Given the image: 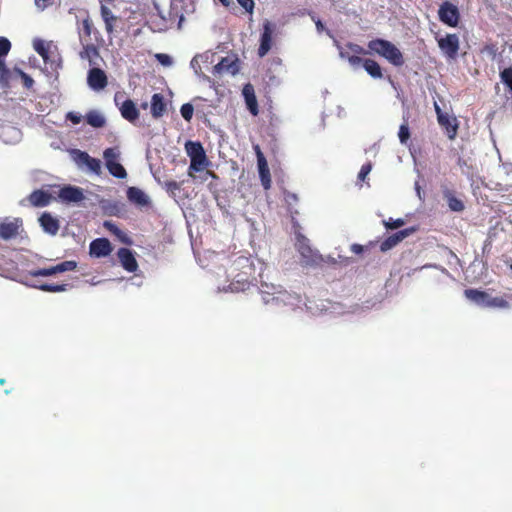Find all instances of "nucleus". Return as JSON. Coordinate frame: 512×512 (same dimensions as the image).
Returning <instances> with one entry per match:
<instances>
[{
	"label": "nucleus",
	"instance_id": "1",
	"mask_svg": "<svg viewBox=\"0 0 512 512\" xmlns=\"http://www.w3.org/2000/svg\"><path fill=\"white\" fill-rule=\"evenodd\" d=\"M259 293L261 294L263 303L274 308L290 307L292 310H295L301 308V305L303 304L312 314L317 312V310H315L311 305L303 302L300 295L289 293L281 286L273 283L262 282L259 288Z\"/></svg>",
	"mask_w": 512,
	"mask_h": 512
},
{
	"label": "nucleus",
	"instance_id": "2",
	"mask_svg": "<svg viewBox=\"0 0 512 512\" xmlns=\"http://www.w3.org/2000/svg\"><path fill=\"white\" fill-rule=\"evenodd\" d=\"M234 265L237 268L244 269L237 275L233 277V280L228 286L218 285V291L220 292H243L250 287V282L248 280L249 275L251 274V264L248 258L246 257H238Z\"/></svg>",
	"mask_w": 512,
	"mask_h": 512
},
{
	"label": "nucleus",
	"instance_id": "3",
	"mask_svg": "<svg viewBox=\"0 0 512 512\" xmlns=\"http://www.w3.org/2000/svg\"><path fill=\"white\" fill-rule=\"evenodd\" d=\"M368 48L378 55L385 58L394 66H402L404 58L401 51L390 41L384 39H374L369 41Z\"/></svg>",
	"mask_w": 512,
	"mask_h": 512
},
{
	"label": "nucleus",
	"instance_id": "4",
	"mask_svg": "<svg viewBox=\"0 0 512 512\" xmlns=\"http://www.w3.org/2000/svg\"><path fill=\"white\" fill-rule=\"evenodd\" d=\"M185 150L190 157L188 174L193 176V172H200L207 165L206 153L202 144L198 141H187L185 143Z\"/></svg>",
	"mask_w": 512,
	"mask_h": 512
},
{
	"label": "nucleus",
	"instance_id": "5",
	"mask_svg": "<svg viewBox=\"0 0 512 512\" xmlns=\"http://www.w3.org/2000/svg\"><path fill=\"white\" fill-rule=\"evenodd\" d=\"M296 248L301 255V263L304 266H314L318 263L320 256L314 251L310 244L309 239L306 238L301 232H295Z\"/></svg>",
	"mask_w": 512,
	"mask_h": 512
},
{
	"label": "nucleus",
	"instance_id": "6",
	"mask_svg": "<svg viewBox=\"0 0 512 512\" xmlns=\"http://www.w3.org/2000/svg\"><path fill=\"white\" fill-rule=\"evenodd\" d=\"M195 10V0H171L169 19L175 21L178 18V28L180 29L185 15H191Z\"/></svg>",
	"mask_w": 512,
	"mask_h": 512
},
{
	"label": "nucleus",
	"instance_id": "7",
	"mask_svg": "<svg viewBox=\"0 0 512 512\" xmlns=\"http://www.w3.org/2000/svg\"><path fill=\"white\" fill-rule=\"evenodd\" d=\"M437 43L442 54L450 60L456 59L460 47V40L457 34L449 33L437 38Z\"/></svg>",
	"mask_w": 512,
	"mask_h": 512
},
{
	"label": "nucleus",
	"instance_id": "8",
	"mask_svg": "<svg viewBox=\"0 0 512 512\" xmlns=\"http://www.w3.org/2000/svg\"><path fill=\"white\" fill-rule=\"evenodd\" d=\"M439 20L449 26L456 27L460 20V12L456 5L449 1H444L438 9Z\"/></svg>",
	"mask_w": 512,
	"mask_h": 512
},
{
	"label": "nucleus",
	"instance_id": "9",
	"mask_svg": "<svg viewBox=\"0 0 512 512\" xmlns=\"http://www.w3.org/2000/svg\"><path fill=\"white\" fill-rule=\"evenodd\" d=\"M22 224L20 218H5L0 220V238L3 240L15 238L19 234Z\"/></svg>",
	"mask_w": 512,
	"mask_h": 512
},
{
	"label": "nucleus",
	"instance_id": "10",
	"mask_svg": "<svg viewBox=\"0 0 512 512\" xmlns=\"http://www.w3.org/2000/svg\"><path fill=\"white\" fill-rule=\"evenodd\" d=\"M416 227H408L388 236L380 243V251L387 252L396 247L405 238L416 232Z\"/></svg>",
	"mask_w": 512,
	"mask_h": 512
},
{
	"label": "nucleus",
	"instance_id": "11",
	"mask_svg": "<svg viewBox=\"0 0 512 512\" xmlns=\"http://www.w3.org/2000/svg\"><path fill=\"white\" fill-rule=\"evenodd\" d=\"M59 199L63 203H79L85 199L83 189L78 186L65 185L58 193Z\"/></svg>",
	"mask_w": 512,
	"mask_h": 512
},
{
	"label": "nucleus",
	"instance_id": "12",
	"mask_svg": "<svg viewBox=\"0 0 512 512\" xmlns=\"http://www.w3.org/2000/svg\"><path fill=\"white\" fill-rule=\"evenodd\" d=\"M274 30L275 25L269 20H265L263 23V31L260 37V46L258 48L259 57H264L270 51Z\"/></svg>",
	"mask_w": 512,
	"mask_h": 512
},
{
	"label": "nucleus",
	"instance_id": "13",
	"mask_svg": "<svg viewBox=\"0 0 512 512\" xmlns=\"http://www.w3.org/2000/svg\"><path fill=\"white\" fill-rule=\"evenodd\" d=\"M88 86L94 91L103 90L107 86V76L100 68H91L87 74Z\"/></svg>",
	"mask_w": 512,
	"mask_h": 512
},
{
	"label": "nucleus",
	"instance_id": "14",
	"mask_svg": "<svg viewBox=\"0 0 512 512\" xmlns=\"http://www.w3.org/2000/svg\"><path fill=\"white\" fill-rule=\"evenodd\" d=\"M112 252V245L107 238H97L89 245V253L96 258L106 257Z\"/></svg>",
	"mask_w": 512,
	"mask_h": 512
},
{
	"label": "nucleus",
	"instance_id": "15",
	"mask_svg": "<svg viewBox=\"0 0 512 512\" xmlns=\"http://www.w3.org/2000/svg\"><path fill=\"white\" fill-rule=\"evenodd\" d=\"M239 72L238 59L223 57L213 68V73L222 75L224 73L236 75Z\"/></svg>",
	"mask_w": 512,
	"mask_h": 512
},
{
	"label": "nucleus",
	"instance_id": "16",
	"mask_svg": "<svg viewBox=\"0 0 512 512\" xmlns=\"http://www.w3.org/2000/svg\"><path fill=\"white\" fill-rule=\"evenodd\" d=\"M122 267L128 272H135L138 269V263L132 250L120 248L117 252Z\"/></svg>",
	"mask_w": 512,
	"mask_h": 512
},
{
	"label": "nucleus",
	"instance_id": "17",
	"mask_svg": "<svg viewBox=\"0 0 512 512\" xmlns=\"http://www.w3.org/2000/svg\"><path fill=\"white\" fill-rule=\"evenodd\" d=\"M242 95L244 97L245 104H246V107L249 110V112L253 116L258 115V113H259L258 102H257V98L255 95L254 87L250 83H247L244 85V87L242 89Z\"/></svg>",
	"mask_w": 512,
	"mask_h": 512
},
{
	"label": "nucleus",
	"instance_id": "18",
	"mask_svg": "<svg viewBox=\"0 0 512 512\" xmlns=\"http://www.w3.org/2000/svg\"><path fill=\"white\" fill-rule=\"evenodd\" d=\"M464 295L469 301L483 308L488 307L491 297V294L477 289H466Z\"/></svg>",
	"mask_w": 512,
	"mask_h": 512
},
{
	"label": "nucleus",
	"instance_id": "19",
	"mask_svg": "<svg viewBox=\"0 0 512 512\" xmlns=\"http://www.w3.org/2000/svg\"><path fill=\"white\" fill-rule=\"evenodd\" d=\"M39 223L45 233L52 236L58 233L59 221L57 218L53 217L51 213H42V215L39 217Z\"/></svg>",
	"mask_w": 512,
	"mask_h": 512
},
{
	"label": "nucleus",
	"instance_id": "20",
	"mask_svg": "<svg viewBox=\"0 0 512 512\" xmlns=\"http://www.w3.org/2000/svg\"><path fill=\"white\" fill-rule=\"evenodd\" d=\"M127 198L131 203L139 207L147 206L150 203L149 196L137 187H129L127 189Z\"/></svg>",
	"mask_w": 512,
	"mask_h": 512
},
{
	"label": "nucleus",
	"instance_id": "21",
	"mask_svg": "<svg viewBox=\"0 0 512 512\" xmlns=\"http://www.w3.org/2000/svg\"><path fill=\"white\" fill-rule=\"evenodd\" d=\"M119 109L121 116L130 123H134L139 117V110L131 99L123 101Z\"/></svg>",
	"mask_w": 512,
	"mask_h": 512
},
{
	"label": "nucleus",
	"instance_id": "22",
	"mask_svg": "<svg viewBox=\"0 0 512 512\" xmlns=\"http://www.w3.org/2000/svg\"><path fill=\"white\" fill-rule=\"evenodd\" d=\"M28 200L33 207H46L50 204L52 196L48 191L39 189L34 190Z\"/></svg>",
	"mask_w": 512,
	"mask_h": 512
},
{
	"label": "nucleus",
	"instance_id": "23",
	"mask_svg": "<svg viewBox=\"0 0 512 512\" xmlns=\"http://www.w3.org/2000/svg\"><path fill=\"white\" fill-rule=\"evenodd\" d=\"M153 6H154L155 10L157 11L158 16H159V18H160V19H159V20H155V21H154V20H152V21L150 22L149 26H150L151 30H152V31H154V32H162V31L167 30V28H168V22H171V23H172L173 21H171V20L169 19V17L167 18V17L163 14V12H162V10L160 9V6L158 5V3H157V2H155V1H154V2H153Z\"/></svg>",
	"mask_w": 512,
	"mask_h": 512
},
{
	"label": "nucleus",
	"instance_id": "24",
	"mask_svg": "<svg viewBox=\"0 0 512 512\" xmlns=\"http://www.w3.org/2000/svg\"><path fill=\"white\" fill-rule=\"evenodd\" d=\"M166 111V103L164 96L160 93H155L151 98V114L155 119L163 116Z\"/></svg>",
	"mask_w": 512,
	"mask_h": 512
},
{
	"label": "nucleus",
	"instance_id": "25",
	"mask_svg": "<svg viewBox=\"0 0 512 512\" xmlns=\"http://www.w3.org/2000/svg\"><path fill=\"white\" fill-rule=\"evenodd\" d=\"M258 166V173H259V178H260V181H261V184L263 186V188L265 190H268L270 189L271 187V176H270V170H269V167H268V163H267V160L266 159H261L259 161V164H257Z\"/></svg>",
	"mask_w": 512,
	"mask_h": 512
},
{
	"label": "nucleus",
	"instance_id": "26",
	"mask_svg": "<svg viewBox=\"0 0 512 512\" xmlns=\"http://www.w3.org/2000/svg\"><path fill=\"white\" fill-rule=\"evenodd\" d=\"M52 42H46L43 39L35 38L33 40L34 50L42 57L45 63L49 62V49Z\"/></svg>",
	"mask_w": 512,
	"mask_h": 512
},
{
	"label": "nucleus",
	"instance_id": "27",
	"mask_svg": "<svg viewBox=\"0 0 512 512\" xmlns=\"http://www.w3.org/2000/svg\"><path fill=\"white\" fill-rule=\"evenodd\" d=\"M101 17L105 23L107 33L112 34L114 31V22L117 20V17L105 5H101Z\"/></svg>",
	"mask_w": 512,
	"mask_h": 512
},
{
	"label": "nucleus",
	"instance_id": "28",
	"mask_svg": "<svg viewBox=\"0 0 512 512\" xmlns=\"http://www.w3.org/2000/svg\"><path fill=\"white\" fill-rule=\"evenodd\" d=\"M444 198L446 199L448 207L450 208L451 211L461 212L464 210L465 205L463 201L457 198L452 191H444Z\"/></svg>",
	"mask_w": 512,
	"mask_h": 512
},
{
	"label": "nucleus",
	"instance_id": "29",
	"mask_svg": "<svg viewBox=\"0 0 512 512\" xmlns=\"http://www.w3.org/2000/svg\"><path fill=\"white\" fill-rule=\"evenodd\" d=\"M85 119H86L87 123L90 126H92L93 128H101L106 123V119H105L104 115L101 112L96 111V110L89 111L86 114Z\"/></svg>",
	"mask_w": 512,
	"mask_h": 512
},
{
	"label": "nucleus",
	"instance_id": "30",
	"mask_svg": "<svg viewBox=\"0 0 512 512\" xmlns=\"http://www.w3.org/2000/svg\"><path fill=\"white\" fill-rule=\"evenodd\" d=\"M363 68L374 79H381L383 77L380 65L372 59H365Z\"/></svg>",
	"mask_w": 512,
	"mask_h": 512
},
{
	"label": "nucleus",
	"instance_id": "31",
	"mask_svg": "<svg viewBox=\"0 0 512 512\" xmlns=\"http://www.w3.org/2000/svg\"><path fill=\"white\" fill-rule=\"evenodd\" d=\"M103 226L123 243H129L127 235L114 222L106 220Z\"/></svg>",
	"mask_w": 512,
	"mask_h": 512
},
{
	"label": "nucleus",
	"instance_id": "32",
	"mask_svg": "<svg viewBox=\"0 0 512 512\" xmlns=\"http://www.w3.org/2000/svg\"><path fill=\"white\" fill-rule=\"evenodd\" d=\"M455 119H452L447 113H444L443 121H438V123L445 127L448 133V137L453 139L457 133V125L454 123Z\"/></svg>",
	"mask_w": 512,
	"mask_h": 512
},
{
	"label": "nucleus",
	"instance_id": "33",
	"mask_svg": "<svg viewBox=\"0 0 512 512\" xmlns=\"http://www.w3.org/2000/svg\"><path fill=\"white\" fill-rule=\"evenodd\" d=\"M106 168L115 178L125 179L127 177L126 169L120 162L110 163V165H107Z\"/></svg>",
	"mask_w": 512,
	"mask_h": 512
},
{
	"label": "nucleus",
	"instance_id": "34",
	"mask_svg": "<svg viewBox=\"0 0 512 512\" xmlns=\"http://www.w3.org/2000/svg\"><path fill=\"white\" fill-rule=\"evenodd\" d=\"M31 287L38 288L41 291L44 292H52V293H58V292H64L67 290L68 285L67 284H41L39 286L35 284H30Z\"/></svg>",
	"mask_w": 512,
	"mask_h": 512
},
{
	"label": "nucleus",
	"instance_id": "35",
	"mask_svg": "<svg viewBox=\"0 0 512 512\" xmlns=\"http://www.w3.org/2000/svg\"><path fill=\"white\" fill-rule=\"evenodd\" d=\"M120 152L117 148L110 147L106 148L103 152V158L105 160V166L110 163L119 162Z\"/></svg>",
	"mask_w": 512,
	"mask_h": 512
},
{
	"label": "nucleus",
	"instance_id": "36",
	"mask_svg": "<svg viewBox=\"0 0 512 512\" xmlns=\"http://www.w3.org/2000/svg\"><path fill=\"white\" fill-rule=\"evenodd\" d=\"M190 67L193 69L194 73L202 80V81H205L207 83H212V80L209 76H207L206 74H203L201 72V64L199 62V60L197 59V56L195 55L191 62H190Z\"/></svg>",
	"mask_w": 512,
	"mask_h": 512
},
{
	"label": "nucleus",
	"instance_id": "37",
	"mask_svg": "<svg viewBox=\"0 0 512 512\" xmlns=\"http://www.w3.org/2000/svg\"><path fill=\"white\" fill-rule=\"evenodd\" d=\"M72 153L73 159L79 167L85 166L91 158V156L87 152L78 149L74 150Z\"/></svg>",
	"mask_w": 512,
	"mask_h": 512
},
{
	"label": "nucleus",
	"instance_id": "38",
	"mask_svg": "<svg viewBox=\"0 0 512 512\" xmlns=\"http://www.w3.org/2000/svg\"><path fill=\"white\" fill-rule=\"evenodd\" d=\"M77 268V262L73 260L63 261L55 265L56 274L66 271H73Z\"/></svg>",
	"mask_w": 512,
	"mask_h": 512
},
{
	"label": "nucleus",
	"instance_id": "39",
	"mask_svg": "<svg viewBox=\"0 0 512 512\" xmlns=\"http://www.w3.org/2000/svg\"><path fill=\"white\" fill-rule=\"evenodd\" d=\"M510 307L509 302L506 301L502 297H493L491 295L489 305L487 308H498V309H508Z\"/></svg>",
	"mask_w": 512,
	"mask_h": 512
},
{
	"label": "nucleus",
	"instance_id": "40",
	"mask_svg": "<svg viewBox=\"0 0 512 512\" xmlns=\"http://www.w3.org/2000/svg\"><path fill=\"white\" fill-rule=\"evenodd\" d=\"M85 167L89 172L94 173L96 175H100L102 172L101 161L97 158L91 157L89 161L86 163Z\"/></svg>",
	"mask_w": 512,
	"mask_h": 512
},
{
	"label": "nucleus",
	"instance_id": "41",
	"mask_svg": "<svg viewBox=\"0 0 512 512\" xmlns=\"http://www.w3.org/2000/svg\"><path fill=\"white\" fill-rule=\"evenodd\" d=\"M500 78L504 85H506L512 93V67L505 68L500 72Z\"/></svg>",
	"mask_w": 512,
	"mask_h": 512
},
{
	"label": "nucleus",
	"instance_id": "42",
	"mask_svg": "<svg viewBox=\"0 0 512 512\" xmlns=\"http://www.w3.org/2000/svg\"><path fill=\"white\" fill-rule=\"evenodd\" d=\"M29 274L33 277H48L56 274L55 266L32 270Z\"/></svg>",
	"mask_w": 512,
	"mask_h": 512
},
{
	"label": "nucleus",
	"instance_id": "43",
	"mask_svg": "<svg viewBox=\"0 0 512 512\" xmlns=\"http://www.w3.org/2000/svg\"><path fill=\"white\" fill-rule=\"evenodd\" d=\"M383 225L385 226V228L387 230H394V229H398V228L404 226L405 220L402 218H397V219L389 218L387 220H383Z\"/></svg>",
	"mask_w": 512,
	"mask_h": 512
},
{
	"label": "nucleus",
	"instance_id": "44",
	"mask_svg": "<svg viewBox=\"0 0 512 512\" xmlns=\"http://www.w3.org/2000/svg\"><path fill=\"white\" fill-rule=\"evenodd\" d=\"M194 107L190 103H185L180 108L181 116L186 120L190 121L193 117Z\"/></svg>",
	"mask_w": 512,
	"mask_h": 512
},
{
	"label": "nucleus",
	"instance_id": "45",
	"mask_svg": "<svg viewBox=\"0 0 512 512\" xmlns=\"http://www.w3.org/2000/svg\"><path fill=\"white\" fill-rule=\"evenodd\" d=\"M156 60L165 67H171L173 65V59L170 55L165 53L155 54Z\"/></svg>",
	"mask_w": 512,
	"mask_h": 512
},
{
	"label": "nucleus",
	"instance_id": "46",
	"mask_svg": "<svg viewBox=\"0 0 512 512\" xmlns=\"http://www.w3.org/2000/svg\"><path fill=\"white\" fill-rule=\"evenodd\" d=\"M11 43L5 37H0V58H4L10 51Z\"/></svg>",
	"mask_w": 512,
	"mask_h": 512
},
{
	"label": "nucleus",
	"instance_id": "47",
	"mask_svg": "<svg viewBox=\"0 0 512 512\" xmlns=\"http://www.w3.org/2000/svg\"><path fill=\"white\" fill-rule=\"evenodd\" d=\"M399 140L402 144H405L410 137V131L407 124H402L398 132Z\"/></svg>",
	"mask_w": 512,
	"mask_h": 512
},
{
	"label": "nucleus",
	"instance_id": "48",
	"mask_svg": "<svg viewBox=\"0 0 512 512\" xmlns=\"http://www.w3.org/2000/svg\"><path fill=\"white\" fill-rule=\"evenodd\" d=\"M197 59L199 60L200 64H210L213 63L215 53H212L210 51H206L202 54H197Z\"/></svg>",
	"mask_w": 512,
	"mask_h": 512
},
{
	"label": "nucleus",
	"instance_id": "49",
	"mask_svg": "<svg viewBox=\"0 0 512 512\" xmlns=\"http://www.w3.org/2000/svg\"><path fill=\"white\" fill-rule=\"evenodd\" d=\"M371 170H372L371 163H366V164L362 165V167L358 173V180L364 181L367 178V176L369 175V173L371 172Z\"/></svg>",
	"mask_w": 512,
	"mask_h": 512
},
{
	"label": "nucleus",
	"instance_id": "50",
	"mask_svg": "<svg viewBox=\"0 0 512 512\" xmlns=\"http://www.w3.org/2000/svg\"><path fill=\"white\" fill-rule=\"evenodd\" d=\"M312 20L315 22L317 32L321 33L325 31L330 38H332L333 40L335 39L332 32L330 30L325 29V26L320 19H316L314 16H312Z\"/></svg>",
	"mask_w": 512,
	"mask_h": 512
},
{
	"label": "nucleus",
	"instance_id": "51",
	"mask_svg": "<svg viewBox=\"0 0 512 512\" xmlns=\"http://www.w3.org/2000/svg\"><path fill=\"white\" fill-rule=\"evenodd\" d=\"M66 119L71 121L74 125H77L82 120V115L77 112L70 111L66 114Z\"/></svg>",
	"mask_w": 512,
	"mask_h": 512
},
{
	"label": "nucleus",
	"instance_id": "52",
	"mask_svg": "<svg viewBox=\"0 0 512 512\" xmlns=\"http://www.w3.org/2000/svg\"><path fill=\"white\" fill-rule=\"evenodd\" d=\"M181 184L176 181L165 182V188L167 192L175 194L176 191L180 190Z\"/></svg>",
	"mask_w": 512,
	"mask_h": 512
},
{
	"label": "nucleus",
	"instance_id": "53",
	"mask_svg": "<svg viewBox=\"0 0 512 512\" xmlns=\"http://www.w3.org/2000/svg\"><path fill=\"white\" fill-rule=\"evenodd\" d=\"M347 61L353 68H358L359 66H363L364 60L359 56L352 55L351 57H347Z\"/></svg>",
	"mask_w": 512,
	"mask_h": 512
},
{
	"label": "nucleus",
	"instance_id": "54",
	"mask_svg": "<svg viewBox=\"0 0 512 512\" xmlns=\"http://www.w3.org/2000/svg\"><path fill=\"white\" fill-rule=\"evenodd\" d=\"M238 4L247 12H252L254 9V0H237Z\"/></svg>",
	"mask_w": 512,
	"mask_h": 512
},
{
	"label": "nucleus",
	"instance_id": "55",
	"mask_svg": "<svg viewBox=\"0 0 512 512\" xmlns=\"http://www.w3.org/2000/svg\"><path fill=\"white\" fill-rule=\"evenodd\" d=\"M427 268H434V269H437V270H439L441 273H443V274H445V275H447V276L451 277L450 272H449L446 268H444V267H442V266H439V265H437V264H425V265L421 266L419 269H420V270H423V269H427Z\"/></svg>",
	"mask_w": 512,
	"mask_h": 512
},
{
	"label": "nucleus",
	"instance_id": "56",
	"mask_svg": "<svg viewBox=\"0 0 512 512\" xmlns=\"http://www.w3.org/2000/svg\"><path fill=\"white\" fill-rule=\"evenodd\" d=\"M19 74L23 80V84L26 88H30L32 87V85L34 84V80L32 79V77H30L28 74H26L25 72L19 70Z\"/></svg>",
	"mask_w": 512,
	"mask_h": 512
},
{
	"label": "nucleus",
	"instance_id": "57",
	"mask_svg": "<svg viewBox=\"0 0 512 512\" xmlns=\"http://www.w3.org/2000/svg\"><path fill=\"white\" fill-rule=\"evenodd\" d=\"M90 52L97 54L96 48L93 45H86L84 50L80 53L82 59L88 58Z\"/></svg>",
	"mask_w": 512,
	"mask_h": 512
},
{
	"label": "nucleus",
	"instance_id": "58",
	"mask_svg": "<svg viewBox=\"0 0 512 512\" xmlns=\"http://www.w3.org/2000/svg\"><path fill=\"white\" fill-rule=\"evenodd\" d=\"M82 25H83V31H84L85 35L89 37L91 35V30H92V23L89 20V18L84 19Z\"/></svg>",
	"mask_w": 512,
	"mask_h": 512
},
{
	"label": "nucleus",
	"instance_id": "59",
	"mask_svg": "<svg viewBox=\"0 0 512 512\" xmlns=\"http://www.w3.org/2000/svg\"><path fill=\"white\" fill-rule=\"evenodd\" d=\"M34 1H35V5L37 6V8L41 11H43L45 8H47L51 3V0H34Z\"/></svg>",
	"mask_w": 512,
	"mask_h": 512
},
{
	"label": "nucleus",
	"instance_id": "60",
	"mask_svg": "<svg viewBox=\"0 0 512 512\" xmlns=\"http://www.w3.org/2000/svg\"><path fill=\"white\" fill-rule=\"evenodd\" d=\"M334 45L337 47V49L339 50V57L341 59H346L347 60V57H351L352 55H349L347 52H344L342 47L340 46L339 42L334 39Z\"/></svg>",
	"mask_w": 512,
	"mask_h": 512
},
{
	"label": "nucleus",
	"instance_id": "61",
	"mask_svg": "<svg viewBox=\"0 0 512 512\" xmlns=\"http://www.w3.org/2000/svg\"><path fill=\"white\" fill-rule=\"evenodd\" d=\"M434 108H435V112L437 114V120L438 121H443V119H444V112H442L440 106L436 102L434 103Z\"/></svg>",
	"mask_w": 512,
	"mask_h": 512
},
{
	"label": "nucleus",
	"instance_id": "62",
	"mask_svg": "<svg viewBox=\"0 0 512 512\" xmlns=\"http://www.w3.org/2000/svg\"><path fill=\"white\" fill-rule=\"evenodd\" d=\"M254 150H255V153H256V157H257V164H259V161L262 159H266L264 154L262 153L259 145H255L254 146Z\"/></svg>",
	"mask_w": 512,
	"mask_h": 512
},
{
	"label": "nucleus",
	"instance_id": "63",
	"mask_svg": "<svg viewBox=\"0 0 512 512\" xmlns=\"http://www.w3.org/2000/svg\"><path fill=\"white\" fill-rule=\"evenodd\" d=\"M351 251L355 254H361L363 252V246L360 244H353L351 246Z\"/></svg>",
	"mask_w": 512,
	"mask_h": 512
},
{
	"label": "nucleus",
	"instance_id": "64",
	"mask_svg": "<svg viewBox=\"0 0 512 512\" xmlns=\"http://www.w3.org/2000/svg\"><path fill=\"white\" fill-rule=\"evenodd\" d=\"M8 69L6 68L4 58H0V73L3 75L4 73H7Z\"/></svg>",
	"mask_w": 512,
	"mask_h": 512
}]
</instances>
